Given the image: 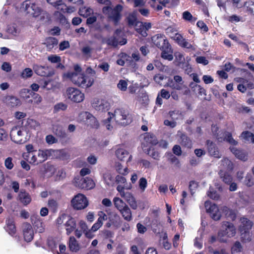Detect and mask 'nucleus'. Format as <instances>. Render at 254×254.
<instances>
[{
	"label": "nucleus",
	"mask_w": 254,
	"mask_h": 254,
	"mask_svg": "<svg viewBox=\"0 0 254 254\" xmlns=\"http://www.w3.org/2000/svg\"><path fill=\"white\" fill-rule=\"evenodd\" d=\"M63 76L70 80L74 85L84 89L91 87L94 82L93 77L86 76L83 73L66 72Z\"/></svg>",
	"instance_id": "obj_1"
},
{
	"label": "nucleus",
	"mask_w": 254,
	"mask_h": 254,
	"mask_svg": "<svg viewBox=\"0 0 254 254\" xmlns=\"http://www.w3.org/2000/svg\"><path fill=\"white\" fill-rule=\"evenodd\" d=\"M123 10L122 5L118 4L114 8L111 5L105 6L102 8V12L105 14L109 21L114 23L115 25L119 24L122 18L121 12Z\"/></svg>",
	"instance_id": "obj_2"
},
{
	"label": "nucleus",
	"mask_w": 254,
	"mask_h": 254,
	"mask_svg": "<svg viewBox=\"0 0 254 254\" xmlns=\"http://www.w3.org/2000/svg\"><path fill=\"white\" fill-rule=\"evenodd\" d=\"M112 115L116 123L123 126L129 125L133 120L128 110L124 108L116 109Z\"/></svg>",
	"instance_id": "obj_3"
},
{
	"label": "nucleus",
	"mask_w": 254,
	"mask_h": 254,
	"mask_svg": "<svg viewBox=\"0 0 254 254\" xmlns=\"http://www.w3.org/2000/svg\"><path fill=\"white\" fill-rule=\"evenodd\" d=\"M240 221L241 225L239 230L241 233V238L245 242H249L251 240L249 231L252 229L253 222L245 217L241 218Z\"/></svg>",
	"instance_id": "obj_4"
},
{
	"label": "nucleus",
	"mask_w": 254,
	"mask_h": 254,
	"mask_svg": "<svg viewBox=\"0 0 254 254\" xmlns=\"http://www.w3.org/2000/svg\"><path fill=\"white\" fill-rule=\"evenodd\" d=\"M73 184L76 187L86 190L92 189L95 187L93 180L89 177H75Z\"/></svg>",
	"instance_id": "obj_5"
},
{
	"label": "nucleus",
	"mask_w": 254,
	"mask_h": 254,
	"mask_svg": "<svg viewBox=\"0 0 254 254\" xmlns=\"http://www.w3.org/2000/svg\"><path fill=\"white\" fill-rule=\"evenodd\" d=\"M71 204L74 209L82 210L88 205V201L84 194L78 193L71 199Z\"/></svg>",
	"instance_id": "obj_6"
},
{
	"label": "nucleus",
	"mask_w": 254,
	"mask_h": 254,
	"mask_svg": "<svg viewBox=\"0 0 254 254\" xmlns=\"http://www.w3.org/2000/svg\"><path fill=\"white\" fill-rule=\"evenodd\" d=\"M68 99L74 103H80L84 99V94L77 88L68 87L66 90Z\"/></svg>",
	"instance_id": "obj_7"
},
{
	"label": "nucleus",
	"mask_w": 254,
	"mask_h": 254,
	"mask_svg": "<svg viewBox=\"0 0 254 254\" xmlns=\"http://www.w3.org/2000/svg\"><path fill=\"white\" fill-rule=\"evenodd\" d=\"M204 206L207 213L209 214L212 219L217 221L220 219L221 214L216 204L212 203L210 201H206L204 203Z\"/></svg>",
	"instance_id": "obj_8"
},
{
	"label": "nucleus",
	"mask_w": 254,
	"mask_h": 254,
	"mask_svg": "<svg viewBox=\"0 0 254 254\" xmlns=\"http://www.w3.org/2000/svg\"><path fill=\"white\" fill-rule=\"evenodd\" d=\"M224 161L228 165L229 171H224L221 170L219 172V174L223 182L228 185L231 184L233 181V178L230 171L232 172L233 169V164L232 162L228 159H225Z\"/></svg>",
	"instance_id": "obj_9"
},
{
	"label": "nucleus",
	"mask_w": 254,
	"mask_h": 254,
	"mask_svg": "<svg viewBox=\"0 0 254 254\" xmlns=\"http://www.w3.org/2000/svg\"><path fill=\"white\" fill-rule=\"evenodd\" d=\"M33 68L35 73L41 76L51 77L55 73L53 69L48 66L35 64Z\"/></svg>",
	"instance_id": "obj_10"
},
{
	"label": "nucleus",
	"mask_w": 254,
	"mask_h": 254,
	"mask_svg": "<svg viewBox=\"0 0 254 254\" xmlns=\"http://www.w3.org/2000/svg\"><path fill=\"white\" fill-rule=\"evenodd\" d=\"M4 229L11 237H16L17 229L14 219L13 217H8L5 219Z\"/></svg>",
	"instance_id": "obj_11"
},
{
	"label": "nucleus",
	"mask_w": 254,
	"mask_h": 254,
	"mask_svg": "<svg viewBox=\"0 0 254 254\" xmlns=\"http://www.w3.org/2000/svg\"><path fill=\"white\" fill-rule=\"evenodd\" d=\"M92 106L96 110L103 112L109 109L110 104L107 101L94 99L92 103Z\"/></svg>",
	"instance_id": "obj_12"
},
{
	"label": "nucleus",
	"mask_w": 254,
	"mask_h": 254,
	"mask_svg": "<svg viewBox=\"0 0 254 254\" xmlns=\"http://www.w3.org/2000/svg\"><path fill=\"white\" fill-rule=\"evenodd\" d=\"M23 234L24 240L27 242L32 241L34 238V231L31 225L25 222L23 224Z\"/></svg>",
	"instance_id": "obj_13"
},
{
	"label": "nucleus",
	"mask_w": 254,
	"mask_h": 254,
	"mask_svg": "<svg viewBox=\"0 0 254 254\" xmlns=\"http://www.w3.org/2000/svg\"><path fill=\"white\" fill-rule=\"evenodd\" d=\"M151 39L153 44L160 49L170 44L165 36L162 34H156L152 37Z\"/></svg>",
	"instance_id": "obj_14"
},
{
	"label": "nucleus",
	"mask_w": 254,
	"mask_h": 254,
	"mask_svg": "<svg viewBox=\"0 0 254 254\" xmlns=\"http://www.w3.org/2000/svg\"><path fill=\"white\" fill-rule=\"evenodd\" d=\"M10 136L11 139L16 143L22 144L25 142L23 131L16 127L12 128L10 133Z\"/></svg>",
	"instance_id": "obj_15"
},
{
	"label": "nucleus",
	"mask_w": 254,
	"mask_h": 254,
	"mask_svg": "<svg viewBox=\"0 0 254 254\" xmlns=\"http://www.w3.org/2000/svg\"><path fill=\"white\" fill-rule=\"evenodd\" d=\"M25 10L28 14L35 17L39 16L41 13V9L34 3H26Z\"/></svg>",
	"instance_id": "obj_16"
},
{
	"label": "nucleus",
	"mask_w": 254,
	"mask_h": 254,
	"mask_svg": "<svg viewBox=\"0 0 254 254\" xmlns=\"http://www.w3.org/2000/svg\"><path fill=\"white\" fill-rule=\"evenodd\" d=\"M161 57L165 60L168 61H172L174 59L173 56V50L170 44H167V46L163 47V49H161Z\"/></svg>",
	"instance_id": "obj_17"
},
{
	"label": "nucleus",
	"mask_w": 254,
	"mask_h": 254,
	"mask_svg": "<svg viewBox=\"0 0 254 254\" xmlns=\"http://www.w3.org/2000/svg\"><path fill=\"white\" fill-rule=\"evenodd\" d=\"M206 144L207 145L208 152L210 155L217 158H221V154L218 148L213 141L207 140L206 141Z\"/></svg>",
	"instance_id": "obj_18"
},
{
	"label": "nucleus",
	"mask_w": 254,
	"mask_h": 254,
	"mask_svg": "<svg viewBox=\"0 0 254 254\" xmlns=\"http://www.w3.org/2000/svg\"><path fill=\"white\" fill-rule=\"evenodd\" d=\"M173 38L179 46L183 48L190 49L192 47V45L189 43L183 38V36L179 33H176Z\"/></svg>",
	"instance_id": "obj_19"
},
{
	"label": "nucleus",
	"mask_w": 254,
	"mask_h": 254,
	"mask_svg": "<svg viewBox=\"0 0 254 254\" xmlns=\"http://www.w3.org/2000/svg\"><path fill=\"white\" fill-rule=\"evenodd\" d=\"M66 234L70 235L76 228V222L75 219L68 215L67 220L64 224Z\"/></svg>",
	"instance_id": "obj_20"
},
{
	"label": "nucleus",
	"mask_w": 254,
	"mask_h": 254,
	"mask_svg": "<svg viewBox=\"0 0 254 254\" xmlns=\"http://www.w3.org/2000/svg\"><path fill=\"white\" fill-rule=\"evenodd\" d=\"M18 197L20 202L25 206L28 205L32 200L30 194L23 189L20 190Z\"/></svg>",
	"instance_id": "obj_21"
},
{
	"label": "nucleus",
	"mask_w": 254,
	"mask_h": 254,
	"mask_svg": "<svg viewBox=\"0 0 254 254\" xmlns=\"http://www.w3.org/2000/svg\"><path fill=\"white\" fill-rule=\"evenodd\" d=\"M225 227V230H221L226 235L227 237L231 238L235 236L236 234V229L234 224L229 222H224L223 224Z\"/></svg>",
	"instance_id": "obj_22"
},
{
	"label": "nucleus",
	"mask_w": 254,
	"mask_h": 254,
	"mask_svg": "<svg viewBox=\"0 0 254 254\" xmlns=\"http://www.w3.org/2000/svg\"><path fill=\"white\" fill-rule=\"evenodd\" d=\"M3 101L9 107H15L21 104L20 100L14 96H6L4 98Z\"/></svg>",
	"instance_id": "obj_23"
},
{
	"label": "nucleus",
	"mask_w": 254,
	"mask_h": 254,
	"mask_svg": "<svg viewBox=\"0 0 254 254\" xmlns=\"http://www.w3.org/2000/svg\"><path fill=\"white\" fill-rule=\"evenodd\" d=\"M99 218L97 222L91 227V230L93 232L98 230L103 225V222L107 219V215L102 211L98 212Z\"/></svg>",
	"instance_id": "obj_24"
},
{
	"label": "nucleus",
	"mask_w": 254,
	"mask_h": 254,
	"mask_svg": "<svg viewBox=\"0 0 254 254\" xmlns=\"http://www.w3.org/2000/svg\"><path fill=\"white\" fill-rule=\"evenodd\" d=\"M179 143L183 146L187 148H191L192 141L191 139L185 133H181L179 139Z\"/></svg>",
	"instance_id": "obj_25"
},
{
	"label": "nucleus",
	"mask_w": 254,
	"mask_h": 254,
	"mask_svg": "<svg viewBox=\"0 0 254 254\" xmlns=\"http://www.w3.org/2000/svg\"><path fill=\"white\" fill-rule=\"evenodd\" d=\"M115 154L117 157L121 161H125L127 159L128 162L131 157V156L129 155L128 152L123 148H118L116 151Z\"/></svg>",
	"instance_id": "obj_26"
},
{
	"label": "nucleus",
	"mask_w": 254,
	"mask_h": 254,
	"mask_svg": "<svg viewBox=\"0 0 254 254\" xmlns=\"http://www.w3.org/2000/svg\"><path fill=\"white\" fill-rule=\"evenodd\" d=\"M109 221L115 228H118L121 226L122 221L120 216L115 213H112L109 216Z\"/></svg>",
	"instance_id": "obj_27"
},
{
	"label": "nucleus",
	"mask_w": 254,
	"mask_h": 254,
	"mask_svg": "<svg viewBox=\"0 0 254 254\" xmlns=\"http://www.w3.org/2000/svg\"><path fill=\"white\" fill-rule=\"evenodd\" d=\"M58 44V40L55 37H48L46 38L44 45H46L47 50L50 51L52 50Z\"/></svg>",
	"instance_id": "obj_28"
},
{
	"label": "nucleus",
	"mask_w": 254,
	"mask_h": 254,
	"mask_svg": "<svg viewBox=\"0 0 254 254\" xmlns=\"http://www.w3.org/2000/svg\"><path fill=\"white\" fill-rule=\"evenodd\" d=\"M68 245L69 250L72 252L76 253L80 248L79 243L73 236L69 237Z\"/></svg>",
	"instance_id": "obj_29"
},
{
	"label": "nucleus",
	"mask_w": 254,
	"mask_h": 254,
	"mask_svg": "<svg viewBox=\"0 0 254 254\" xmlns=\"http://www.w3.org/2000/svg\"><path fill=\"white\" fill-rule=\"evenodd\" d=\"M53 129L54 133L61 139H68L67 133L61 126H55Z\"/></svg>",
	"instance_id": "obj_30"
},
{
	"label": "nucleus",
	"mask_w": 254,
	"mask_h": 254,
	"mask_svg": "<svg viewBox=\"0 0 254 254\" xmlns=\"http://www.w3.org/2000/svg\"><path fill=\"white\" fill-rule=\"evenodd\" d=\"M144 141L148 144L155 145L158 143L156 136L153 133L146 132L144 133Z\"/></svg>",
	"instance_id": "obj_31"
},
{
	"label": "nucleus",
	"mask_w": 254,
	"mask_h": 254,
	"mask_svg": "<svg viewBox=\"0 0 254 254\" xmlns=\"http://www.w3.org/2000/svg\"><path fill=\"white\" fill-rule=\"evenodd\" d=\"M230 150L236 157L239 159L244 161L247 160V155L243 150L238 149L234 147H230Z\"/></svg>",
	"instance_id": "obj_32"
},
{
	"label": "nucleus",
	"mask_w": 254,
	"mask_h": 254,
	"mask_svg": "<svg viewBox=\"0 0 254 254\" xmlns=\"http://www.w3.org/2000/svg\"><path fill=\"white\" fill-rule=\"evenodd\" d=\"M127 23L129 26H136L138 23H140V26H143V22L137 21L136 14L133 12L128 15L127 17Z\"/></svg>",
	"instance_id": "obj_33"
},
{
	"label": "nucleus",
	"mask_w": 254,
	"mask_h": 254,
	"mask_svg": "<svg viewBox=\"0 0 254 254\" xmlns=\"http://www.w3.org/2000/svg\"><path fill=\"white\" fill-rule=\"evenodd\" d=\"M123 217L127 221H130L132 220V214L131 210L128 205L120 211Z\"/></svg>",
	"instance_id": "obj_34"
},
{
	"label": "nucleus",
	"mask_w": 254,
	"mask_h": 254,
	"mask_svg": "<svg viewBox=\"0 0 254 254\" xmlns=\"http://www.w3.org/2000/svg\"><path fill=\"white\" fill-rule=\"evenodd\" d=\"M54 16L56 20L62 25H65L67 23V20L65 16L60 11H56L54 13Z\"/></svg>",
	"instance_id": "obj_35"
},
{
	"label": "nucleus",
	"mask_w": 254,
	"mask_h": 254,
	"mask_svg": "<svg viewBox=\"0 0 254 254\" xmlns=\"http://www.w3.org/2000/svg\"><path fill=\"white\" fill-rule=\"evenodd\" d=\"M93 12V10L92 8L85 6L80 7L78 11V13L80 16L85 18L89 16Z\"/></svg>",
	"instance_id": "obj_36"
},
{
	"label": "nucleus",
	"mask_w": 254,
	"mask_h": 254,
	"mask_svg": "<svg viewBox=\"0 0 254 254\" xmlns=\"http://www.w3.org/2000/svg\"><path fill=\"white\" fill-rule=\"evenodd\" d=\"M245 142L254 143V134L249 131H244L241 135Z\"/></svg>",
	"instance_id": "obj_37"
},
{
	"label": "nucleus",
	"mask_w": 254,
	"mask_h": 254,
	"mask_svg": "<svg viewBox=\"0 0 254 254\" xmlns=\"http://www.w3.org/2000/svg\"><path fill=\"white\" fill-rule=\"evenodd\" d=\"M113 202L115 207L119 211H121L127 205L120 198L115 197L113 199Z\"/></svg>",
	"instance_id": "obj_38"
},
{
	"label": "nucleus",
	"mask_w": 254,
	"mask_h": 254,
	"mask_svg": "<svg viewBox=\"0 0 254 254\" xmlns=\"http://www.w3.org/2000/svg\"><path fill=\"white\" fill-rule=\"evenodd\" d=\"M243 251V247L239 241H236L231 248L232 254H241Z\"/></svg>",
	"instance_id": "obj_39"
},
{
	"label": "nucleus",
	"mask_w": 254,
	"mask_h": 254,
	"mask_svg": "<svg viewBox=\"0 0 254 254\" xmlns=\"http://www.w3.org/2000/svg\"><path fill=\"white\" fill-rule=\"evenodd\" d=\"M226 218L231 221H234L236 218V213L235 211L232 209H230L227 207L224 209Z\"/></svg>",
	"instance_id": "obj_40"
},
{
	"label": "nucleus",
	"mask_w": 254,
	"mask_h": 254,
	"mask_svg": "<svg viewBox=\"0 0 254 254\" xmlns=\"http://www.w3.org/2000/svg\"><path fill=\"white\" fill-rule=\"evenodd\" d=\"M27 160L31 164L34 165H38L40 164L39 163V160L38 159L37 151L35 152H30L27 155Z\"/></svg>",
	"instance_id": "obj_41"
},
{
	"label": "nucleus",
	"mask_w": 254,
	"mask_h": 254,
	"mask_svg": "<svg viewBox=\"0 0 254 254\" xmlns=\"http://www.w3.org/2000/svg\"><path fill=\"white\" fill-rule=\"evenodd\" d=\"M70 155L69 153L65 149L59 150L58 158L63 161H67L70 159Z\"/></svg>",
	"instance_id": "obj_42"
},
{
	"label": "nucleus",
	"mask_w": 254,
	"mask_h": 254,
	"mask_svg": "<svg viewBox=\"0 0 254 254\" xmlns=\"http://www.w3.org/2000/svg\"><path fill=\"white\" fill-rule=\"evenodd\" d=\"M183 18L186 20L190 22V23H194L197 18L193 17L190 12L185 11L183 13Z\"/></svg>",
	"instance_id": "obj_43"
},
{
	"label": "nucleus",
	"mask_w": 254,
	"mask_h": 254,
	"mask_svg": "<svg viewBox=\"0 0 254 254\" xmlns=\"http://www.w3.org/2000/svg\"><path fill=\"white\" fill-rule=\"evenodd\" d=\"M161 238L163 240L162 244L163 248L166 250H170L171 248V244L168 241V235L166 232L163 233L162 237L160 236V238Z\"/></svg>",
	"instance_id": "obj_44"
},
{
	"label": "nucleus",
	"mask_w": 254,
	"mask_h": 254,
	"mask_svg": "<svg viewBox=\"0 0 254 254\" xmlns=\"http://www.w3.org/2000/svg\"><path fill=\"white\" fill-rule=\"evenodd\" d=\"M32 93H33V91L26 88L21 89L20 92L21 97L26 99L31 98Z\"/></svg>",
	"instance_id": "obj_45"
},
{
	"label": "nucleus",
	"mask_w": 254,
	"mask_h": 254,
	"mask_svg": "<svg viewBox=\"0 0 254 254\" xmlns=\"http://www.w3.org/2000/svg\"><path fill=\"white\" fill-rule=\"evenodd\" d=\"M37 155L40 164L47 159V154L46 151L39 150L38 152L37 151Z\"/></svg>",
	"instance_id": "obj_46"
},
{
	"label": "nucleus",
	"mask_w": 254,
	"mask_h": 254,
	"mask_svg": "<svg viewBox=\"0 0 254 254\" xmlns=\"http://www.w3.org/2000/svg\"><path fill=\"white\" fill-rule=\"evenodd\" d=\"M131 188V185L129 184L128 185H126L125 184L122 185H119L117 187V190L120 193L122 197H124L125 196V192L124 191V190L125 189L126 190H129Z\"/></svg>",
	"instance_id": "obj_47"
},
{
	"label": "nucleus",
	"mask_w": 254,
	"mask_h": 254,
	"mask_svg": "<svg viewBox=\"0 0 254 254\" xmlns=\"http://www.w3.org/2000/svg\"><path fill=\"white\" fill-rule=\"evenodd\" d=\"M104 180L108 186H112L114 183V179L110 173L105 174L104 175Z\"/></svg>",
	"instance_id": "obj_48"
},
{
	"label": "nucleus",
	"mask_w": 254,
	"mask_h": 254,
	"mask_svg": "<svg viewBox=\"0 0 254 254\" xmlns=\"http://www.w3.org/2000/svg\"><path fill=\"white\" fill-rule=\"evenodd\" d=\"M224 139L232 145H236L238 144V142L234 139L232 133L230 132H227L225 134Z\"/></svg>",
	"instance_id": "obj_49"
},
{
	"label": "nucleus",
	"mask_w": 254,
	"mask_h": 254,
	"mask_svg": "<svg viewBox=\"0 0 254 254\" xmlns=\"http://www.w3.org/2000/svg\"><path fill=\"white\" fill-rule=\"evenodd\" d=\"M31 98H32V99H30L29 100V102L31 103H34L36 104H39L41 101H42V98L41 96H40L38 94L33 92V93H32V95Z\"/></svg>",
	"instance_id": "obj_50"
},
{
	"label": "nucleus",
	"mask_w": 254,
	"mask_h": 254,
	"mask_svg": "<svg viewBox=\"0 0 254 254\" xmlns=\"http://www.w3.org/2000/svg\"><path fill=\"white\" fill-rule=\"evenodd\" d=\"M116 169L117 171L120 174L123 175H127L128 173V169L127 167L123 168V166L120 163H117L116 165Z\"/></svg>",
	"instance_id": "obj_51"
},
{
	"label": "nucleus",
	"mask_w": 254,
	"mask_h": 254,
	"mask_svg": "<svg viewBox=\"0 0 254 254\" xmlns=\"http://www.w3.org/2000/svg\"><path fill=\"white\" fill-rule=\"evenodd\" d=\"M228 237L227 235L222 231H219L218 233L217 239L221 243H227Z\"/></svg>",
	"instance_id": "obj_52"
},
{
	"label": "nucleus",
	"mask_w": 254,
	"mask_h": 254,
	"mask_svg": "<svg viewBox=\"0 0 254 254\" xmlns=\"http://www.w3.org/2000/svg\"><path fill=\"white\" fill-rule=\"evenodd\" d=\"M147 154L156 160H158L160 157L158 152L155 151L153 148L151 149V147H149V149H147Z\"/></svg>",
	"instance_id": "obj_53"
},
{
	"label": "nucleus",
	"mask_w": 254,
	"mask_h": 254,
	"mask_svg": "<svg viewBox=\"0 0 254 254\" xmlns=\"http://www.w3.org/2000/svg\"><path fill=\"white\" fill-rule=\"evenodd\" d=\"M33 75V71L30 68H25L21 74V76L24 78L31 77Z\"/></svg>",
	"instance_id": "obj_54"
},
{
	"label": "nucleus",
	"mask_w": 254,
	"mask_h": 254,
	"mask_svg": "<svg viewBox=\"0 0 254 254\" xmlns=\"http://www.w3.org/2000/svg\"><path fill=\"white\" fill-rule=\"evenodd\" d=\"M106 43L110 46H112L114 47H116L118 46L119 44V42L118 39L114 36L109 38L107 41Z\"/></svg>",
	"instance_id": "obj_55"
},
{
	"label": "nucleus",
	"mask_w": 254,
	"mask_h": 254,
	"mask_svg": "<svg viewBox=\"0 0 254 254\" xmlns=\"http://www.w3.org/2000/svg\"><path fill=\"white\" fill-rule=\"evenodd\" d=\"M48 205L54 211H56L58 208V203L57 201L54 199H49Z\"/></svg>",
	"instance_id": "obj_56"
},
{
	"label": "nucleus",
	"mask_w": 254,
	"mask_h": 254,
	"mask_svg": "<svg viewBox=\"0 0 254 254\" xmlns=\"http://www.w3.org/2000/svg\"><path fill=\"white\" fill-rule=\"evenodd\" d=\"M67 108V105L62 102L57 104L54 106V111L56 112L62 111H65Z\"/></svg>",
	"instance_id": "obj_57"
},
{
	"label": "nucleus",
	"mask_w": 254,
	"mask_h": 254,
	"mask_svg": "<svg viewBox=\"0 0 254 254\" xmlns=\"http://www.w3.org/2000/svg\"><path fill=\"white\" fill-rule=\"evenodd\" d=\"M48 60L53 64L60 63L61 62V58L56 55H51L48 56Z\"/></svg>",
	"instance_id": "obj_58"
},
{
	"label": "nucleus",
	"mask_w": 254,
	"mask_h": 254,
	"mask_svg": "<svg viewBox=\"0 0 254 254\" xmlns=\"http://www.w3.org/2000/svg\"><path fill=\"white\" fill-rule=\"evenodd\" d=\"M245 184L248 187H251L253 185V178L251 174H247L245 179Z\"/></svg>",
	"instance_id": "obj_59"
},
{
	"label": "nucleus",
	"mask_w": 254,
	"mask_h": 254,
	"mask_svg": "<svg viewBox=\"0 0 254 254\" xmlns=\"http://www.w3.org/2000/svg\"><path fill=\"white\" fill-rule=\"evenodd\" d=\"M12 160L13 159L11 157H8L4 161V165L8 170H11L13 168L14 164Z\"/></svg>",
	"instance_id": "obj_60"
},
{
	"label": "nucleus",
	"mask_w": 254,
	"mask_h": 254,
	"mask_svg": "<svg viewBox=\"0 0 254 254\" xmlns=\"http://www.w3.org/2000/svg\"><path fill=\"white\" fill-rule=\"evenodd\" d=\"M101 235L104 239H109L113 237L114 233L109 230H104L101 232Z\"/></svg>",
	"instance_id": "obj_61"
},
{
	"label": "nucleus",
	"mask_w": 254,
	"mask_h": 254,
	"mask_svg": "<svg viewBox=\"0 0 254 254\" xmlns=\"http://www.w3.org/2000/svg\"><path fill=\"white\" fill-rule=\"evenodd\" d=\"M127 83L124 80H120L119 83L117 85V87L121 90L125 91L127 90Z\"/></svg>",
	"instance_id": "obj_62"
},
{
	"label": "nucleus",
	"mask_w": 254,
	"mask_h": 254,
	"mask_svg": "<svg viewBox=\"0 0 254 254\" xmlns=\"http://www.w3.org/2000/svg\"><path fill=\"white\" fill-rule=\"evenodd\" d=\"M120 56L121 58L126 61L127 63H128L129 64H131L133 63V60L132 59L131 56H129L126 53H121L120 54Z\"/></svg>",
	"instance_id": "obj_63"
},
{
	"label": "nucleus",
	"mask_w": 254,
	"mask_h": 254,
	"mask_svg": "<svg viewBox=\"0 0 254 254\" xmlns=\"http://www.w3.org/2000/svg\"><path fill=\"white\" fill-rule=\"evenodd\" d=\"M247 11L254 15V2L249 1L246 3Z\"/></svg>",
	"instance_id": "obj_64"
}]
</instances>
